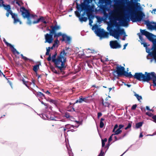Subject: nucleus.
Returning a JSON list of instances; mask_svg holds the SVG:
<instances>
[{
	"mask_svg": "<svg viewBox=\"0 0 156 156\" xmlns=\"http://www.w3.org/2000/svg\"><path fill=\"white\" fill-rule=\"evenodd\" d=\"M51 29H49L50 34H47L45 35V43L47 42L49 44L52 43L53 41V36L55 38H58L61 36L62 41H68V36L65 34H62L61 32L57 33V31L60 30L61 27L59 25L57 24L50 26Z\"/></svg>",
	"mask_w": 156,
	"mask_h": 156,
	"instance_id": "1",
	"label": "nucleus"
},
{
	"mask_svg": "<svg viewBox=\"0 0 156 156\" xmlns=\"http://www.w3.org/2000/svg\"><path fill=\"white\" fill-rule=\"evenodd\" d=\"M150 74L151 73L147 72H145L144 74H143L142 73H136L133 76L130 72L128 73L124 70L122 76L129 78L133 77L139 81L148 83L151 79Z\"/></svg>",
	"mask_w": 156,
	"mask_h": 156,
	"instance_id": "2",
	"label": "nucleus"
},
{
	"mask_svg": "<svg viewBox=\"0 0 156 156\" xmlns=\"http://www.w3.org/2000/svg\"><path fill=\"white\" fill-rule=\"evenodd\" d=\"M66 53L63 50L61 52L60 55L58 56L57 60L54 62L56 67L61 71L66 68L65 65V63L66 61Z\"/></svg>",
	"mask_w": 156,
	"mask_h": 156,
	"instance_id": "3",
	"label": "nucleus"
},
{
	"mask_svg": "<svg viewBox=\"0 0 156 156\" xmlns=\"http://www.w3.org/2000/svg\"><path fill=\"white\" fill-rule=\"evenodd\" d=\"M144 14L141 11H138L137 13L135 12H132L130 19L131 21L133 22H140L141 21L144 16Z\"/></svg>",
	"mask_w": 156,
	"mask_h": 156,
	"instance_id": "4",
	"label": "nucleus"
},
{
	"mask_svg": "<svg viewBox=\"0 0 156 156\" xmlns=\"http://www.w3.org/2000/svg\"><path fill=\"white\" fill-rule=\"evenodd\" d=\"M110 35L114 37L118 40L120 35L125 34V33L123 29L118 28L117 29H111L109 30Z\"/></svg>",
	"mask_w": 156,
	"mask_h": 156,
	"instance_id": "5",
	"label": "nucleus"
},
{
	"mask_svg": "<svg viewBox=\"0 0 156 156\" xmlns=\"http://www.w3.org/2000/svg\"><path fill=\"white\" fill-rule=\"evenodd\" d=\"M92 1V0H84L83 2L80 5L76 2V9L78 10H80V8L82 10H87V8L90 6V5L88 4Z\"/></svg>",
	"mask_w": 156,
	"mask_h": 156,
	"instance_id": "6",
	"label": "nucleus"
},
{
	"mask_svg": "<svg viewBox=\"0 0 156 156\" xmlns=\"http://www.w3.org/2000/svg\"><path fill=\"white\" fill-rule=\"evenodd\" d=\"M97 35L101 38H108L109 33L105 31L103 29L98 28L96 31Z\"/></svg>",
	"mask_w": 156,
	"mask_h": 156,
	"instance_id": "7",
	"label": "nucleus"
},
{
	"mask_svg": "<svg viewBox=\"0 0 156 156\" xmlns=\"http://www.w3.org/2000/svg\"><path fill=\"white\" fill-rule=\"evenodd\" d=\"M116 66V70H114L113 71L112 73L114 76H115L114 74L116 73L117 74L118 76H122V74L125 70V68L124 67L119 65L118 64H117Z\"/></svg>",
	"mask_w": 156,
	"mask_h": 156,
	"instance_id": "8",
	"label": "nucleus"
},
{
	"mask_svg": "<svg viewBox=\"0 0 156 156\" xmlns=\"http://www.w3.org/2000/svg\"><path fill=\"white\" fill-rule=\"evenodd\" d=\"M154 35L151 33H150L147 37L148 40L153 43L152 46L151 48V50L154 51L156 49V38L153 37Z\"/></svg>",
	"mask_w": 156,
	"mask_h": 156,
	"instance_id": "9",
	"label": "nucleus"
},
{
	"mask_svg": "<svg viewBox=\"0 0 156 156\" xmlns=\"http://www.w3.org/2000/svg\"><path fill=\"white\" fill-rule=\"evenodd\" d=\"M154 35L151 33H150L147 37L148 40L153 43L152 46L151 48V50L154 51L156 49V38L153 37Z\"/></svg>",
	"mask_w": 156,
	"mask_h": 156,
	"instance_id": "10",
	"label": "nucleus"
},
{
	"mask_svg": "<svg viewBox=\"0 0 156 156\" xmlns=\"http://www.w3.org/2000/svg\"><path fill=\"white\" fill-rule=\"evenodd\" d=\"M154 35L151 33H150L147 37L148 40L153 43L152 46L151 48V50L154 51L156 49V38L153 37Z\"/></svg>",
	"mask_w": 156,
	"mask_h": 156,
	"instance_id": "11",
	"label": "nucleus"
},
{
	"mask_svg": "<svg viewBox=\"0 0 156 156\" xmlns=\"http://www.w3.org/2000/svg\"><path fill=\"white\" fill-rule=\"evenodd\" d=\"M117 20L119 21L122 26H124L127 25L129 17L126 16H121Z\"/></svg>",
	"mask_w": 156,
	"mask_h": 156,
	"instance_id": "12",
	"label": "nucleus"
},
{
	"mask_svg": "<svg viewBox=\"0 0 156 156\" xmlns=\"http://www.w3.org/2000/svg\"><path fill=\"white\" fill-rule=\"evenodd\" d=\"M20 10L22 12V15L24 18H28L30 17L34 18V15H32L30 16L29 12L24 7H21Z\"/></svg>",
	"mask_w": 156,
	"mask_h": 156,
	"instance_id": "13",
	"label": "nucleus"
},
{
	"mask_svg": "<svg viewBox=\"0 0 156 156\" xmlns=\"http://www.w3.org/2000/svg\"><path fill=\"white\" fill-rule=\"evenodd\" d=\"M110 45L112 48L113 49L119 48H121V45L117 41H112L110 42Z\"/></svg>",
	"mask_w": 156,
	"mask_h": 156,
	"instance_id": "14",
	"label": "nucleus"
},
{
	"mask_svg": "<svg viewBox=\"0 0 156 156\" xmlns=\"http://www.w3.org/2000/svg\"><path fill=\"white\" fill-rule=\"evenodd\" d=\"M68 125H66L65 126L66 128H64V135L65 138V142L66 143V144L67 149L68 151V147L67 145V142H68V134L67 132L68 131Z\"/></svg>",
	"mask_w": 156,
	"mask_h": 156,
	"instance_id": "15",
	"label": "nucleus"
},
{
	"mask_svg": "<svg viewBox=\"0 0 156 156\" xmlns=\"http://www.w3.org/2000/svg\"><path fill=\"white\" fill-rule=\"evenodd\" d=\"M111 2V0H99L98 3L100 4L99 7L101 8L104 6L103 5L104 3L106 5H108Z\"/></svg>",
	"mask_w": 156,
	"mask_h": 156,
	"instance_id": "16",
	"label": "nucleus"
},
{
	"mask_svg": "<svg viewBox=\"0 0 156 156\" xmlns=\"http://www.w3.org/2000/svg\"><path fill=\"white\" fill-rule=\"evenodd\" d=\"M151 79L150 81L152 80L153 83V86L156 87V74L154 72H151Z\"/></svg>",
	"mask_w": 156,
	"mask_h": 156,
	"instance_id": "17",
	"label": "nucleus"
},
{
	"mask_svg": "<svg viewBox=\"0 0 156 156\" xmlns=\"http://www.w3.org/2000/svg\"><path fill=\"white\" fill-rule=\"evenodd\" d=\"M3 40L4 42L7 46H9L11 48H12V51L13 53H16L17 55H19L20 54V53L15 48H14L13 46L12 45L10 44L7 42L5 39L4 38H3Z\"/></svg>",
	"mask_w": 156,
	"mask_h": 156,
	"instance_id": "18",
	"label": "nucleus"
},
{
	"mask_svg": "<svg viewBox=\"0 0 156 156\" xmlns=\"http://www.w3.org/2000/svg\"><path fill=\"white\" fill-rule=\"evenodd\" d=\"M141 44H143L144 46L146 48V52L148 54V55L151 57V54L153 52V50H151V48H149L147 47V45L146 43H141Z\"/></svg>",
	"mask_w": 156,
	"mask_h": 156,
	"instance_id": "19",
	"label": "nucleus"
},
{
	"mask_svg": "<svg viewBox=\"0 0 156 156\" xmlns=\"http://www.w3.org/2000/svg\"><path fill=\"white\" fill-rule=\"evenodd\" d=\"M40 21L44 23L45 24H46L47 23L44 18L42 16L40 17V18L37 19L36 20L34 21L32 23L34 24H36L38 23Z\"/></svg>",
	"mask_w": 156,
	"mask_h": 156,
	"instance_id": "20",
	"label": "nucleus"
},
{
	"mask_svg": "<svg viewBox=\"0 0 156 156\" xmlns=\"http://www.w3.org/2000/svg\"><path fill=\"white\" fill-rule=\"evenodd\" d=\"M87 98H86V97L83 98L82 96H80L79 97V99L78 100H76V101L74 103V104L78 103H81L83 102H87Z\"/></svg>",
	"mask_w": 156,
	"mask_h": 156,
	"instance_id": "21",
	"label": "nucleus"
},
{
	"mask_svg": "<svg viewBox=\"0 0 156 156\" xmlns=\"http://www.w3.org/2000/svg\"><path fill=\"white\" fill-rule=\"evenodd\" d=\"M101 104L103 106L106 107H107L109 108V105H110V103L108 101H106L104 100L103 98H102L101 100Z\"/></svg>",
	"mask_w": 156,
	"mask_h": 156,
	"instance_id": "22",
	"label": "nucleus"
},
{
	"mask_svg": "<svg viewBox=\"0 0 156 156\" xmlns=\"http://www.w3.org/2000/svg\"><path fill=\"white\" fill-rule=\"evenodd\" d=\"M75 66V65L74 63H72V64L71 65V66H72V69H73V68H74V71H75V72L74 73H76L79 72L81 69V68L79 66H77L76 67L75 66L73 68V66Z\"/></svg>",
	"mask_w": 156,
	"mask_h": 156,
	"instance_id": "23",
	"label": "nucleus"
},
{
	"mask_svg": "<svg viewBox=\"0 0 156 156\" xmlns=\"http://www.w3.org/2000/svg\"><path fill=\"white\" fill-rule=\"evenodd\" d=\"M12 18L14 19V24H16L18 22L20 23V24H22L21 22L17 18V15H16L15 14L13 16V18Z\"/></svg>",
	"mask_w": 156,
	"mask_h": 156,
	"instance_id": "24",
	"label": "nucleus"
},
{
	"mask_svg": "<svg viewBox=\"0 0 156 156\" xmlns=\"http://www.w3.org/2000/svg\"><path fill=\"white\" fill-rule=\"evenodd\" d=\"M48 101L50 102L51 103L54 104L56 106H57V105L58 104V101L55 100H53L50 98H49L48 99Z\"/></svg>",
	"mask_w": 156,
	"mask_h": 156,
	"instance_id": "25",
	"label": "nucleus"
},
{
	"mask_svg": "<svg viewBox=\"0 0 156 156\" xmlns=\"http://www.w3.org/2000/svg\"><path fill=\"white\" fill-rule=\"evenodd\" d=\"M140 31L142 35H145L146 37L149 34H150V33L146 31L145 30H142L140 29Z\"/></svg>",
	"mask_w": 156,
	"mask_h": 156,
	"instance_id": "26",
	"label": "nucleus"
},
{
	"mask_svg": "<svg viewBox=\"0 0 156 156\" xmlns=\"http://www.w3.org/2000/svg\"><path fill=\"white\" fill-rule=\"evenodd\" d=\"M35 94L36 96L38 97L42 98V97H44L45 98L44 95L40 92H37Z\"/></svg>",
	"mask_w": 156,
	"mask_h": 156,
	"instance_id": "27",
	"label": "nucleus"
},
{
	"mask_svg": "<svg viewBox=\"0 0 156 156\" xmlns=\"http://www.w3.org/2000/svg\"><path fill=\"white\" fill-rule=\"evenodd\" d=\"M151 57L153 58L156 62V49L153 51V52L151 54Z\"/></svg>",
	"mask_w": 156,
	"mask_h": 156,
	"instance_id": "28",
	"label": "nucleus"
},
{
	"mask_svg": "<svg viewBox=\"0 0 156 156\" xmlns=\"http://www.w3.org/2000/svg\"><path fill=\"white\" fill-rule=\"evenodd\" d=\"M3 6L5 8V9L7 11H10L11 12L12 11L11 10V7L9 5H3Z\"/></svg>",
	"mask_w": 156,
	"mask_h": 156,
	"instance_id": "29",
	"label": "nucleus"
},
{
	"mask_svg": "<svg viewBox=\"0 0 156 156\" xmlns=\"http://www.w3.org/2000/svg\"><path fill=\"white\" fill-rule=\"evenodd\" d=\"M120 1L119 3L121 4H124L125 3L130 4V3L129 0H120Z\"/></svg>",
	"mask_w": 156,
	"mask_h": 156,
	"instance_id": "30",
	"label": "nucleus"
},
{
	"mask_svg": "<svg viewBox=\"0 0 156 156\" xmlns=\"http://www.w3.org/2000/svg\"><path fill=\"white\" fill-rule=\"evenodd\" d=\"M122 132V130L118 128L116 131H115V132H114L115 133L114 134V135H118L120 134Z\"/></svg>",
	"mask_w": 156,
	"mask_h": 156,
	"instance_id": "31",
	"label": "nucleus"
},
{
	"mask_svg": "<svg viewBox=\"0 0 156 156\" xmlns=\"http://www.w3.org/2000/svg\"><path fill=\"white\" fill-rule=\"evenodd\" d=\"M79 19L80 21L81 22H86L87 20V17H80Z\"/></svg>",
	"mask_w": 156,
	"mask_h": 156,
	"instance_id": "32",
	"label": "nucleus"
},
{
	"mask_svg": "<svg viewBox=\"0 0 156 156\" xmlns=\"http://www.w3.org/2000/svg\"><path fill=\"white\" fill-rule=\"evenodd\" d=\"M7 12L6 13V15L7 17H8L9 16V14H10L12 16V18H13V16H14V15L15 14L13 13L12 12V11H11V12L10 11Z\"/></svg>",
	"mask_w": 156,
	"mask_h": 156,
	"instance_id": "33",
	"label": "nucleus"
},
{
	"mask_svg": "<svg viewBox=\"0 0 156 156\" xmlns=\"http://www.w3.org/2000/svg\"><path fill=\"white\" fill-rule=\"evenodd\" d=\"M143 124V122H138L136 124V127L137 128H139L142 126Z\"/></svg>",
	"mask_w": 156,
	"mask_h": 156,
	"instance_id": "34",
	"label": "nucleus"
},
{
	"mask_svg": "<svg viewBox=\"0 0 156 156\" xmlns=\"http://www.w3.org/2000/svg\"><path fill=\"white\" fill-rule=\"evenodd\" d=\"M39 65H36L34 66L33 69L34 72H36L37 71V70L39 69Z\"/></svg>",
	"mask_w": 156,
	"mask_h": 156,
	"instance_id": "35",
	"label": "nucleus"
},
{
	"mask_svg": "<svg viewBox=\"0 0 156 156\" xmlns=\"http://www.w3.org/2000/svg\"><path fill=\"white\" fill-rule=\"evenodd\" d=\"M57 55V53L55 52V54L53 55L51 57L52 60L53 62L57 60V58H56Z\"/></svg>",
	"mask_w": 156,
	"mask_h": 156,
	"instance_id": "36",
	"label": "nucleus"
},
{
	"mask_svg": "<svg viewBox=\"0 0 156 156\" xmlns=\"http://www.w3.org/2000/svg\"><path fill=\"white\" fill-rule=\"evenodd\" d=\"M134 95L136 98L139 101L140 100L142 99L141 96H139L138 94H136L135 93Z\"/></svg>",
	"mask_w": 156,
	"mask_h": 156,
	"instance_id": "37",
	"label": "nucleus"
},
{
	"mask_svg": "<svg viewBox=\"0 0 156 156\" xmlns=\"http://www.w3.org/2000/svg\"><path fill=\"white\" fill-rule=\"evenodd\" d=\"M127 133H123V134L121 135L120 136H118L117 137V138L118 139H119V140L123 138L125 136H126V135Z\"/></svg>",
	"mask_w": 156,
	"mask_h": 156,
	"instance_id": "38",
	"label": "nucleus"
},
{
	"mask_svg": "<svg viewBox=\"0 0 156 156\" xmlns=\"http://www.w3.org/2000/svg\"><path fill=\"white\" fill-rule=\"evenodd\" d=\"M75 53L74 50L69 48V55H73Z\"/></svg>",
	"mask_w": 156,
	"mask_h": 156,
	"instance_id": "39",
	"label": "nucleus"
},
{
	"mask_svg": "<svg viewBox=\"0 0 156 156\" xmlns=\"http://www.w3.org/2000/svg\"><path fill=\"white\" fill-rule=\"evenodd\" d=\"M148 28L151 30H154V29L155 25H153L151 23L149 24V25L147 26Z\"/></svg>",
	"mask_w": 156,
	"mask_h": 156,
	"instance_id": "40",
	"label": "nucleus"
},
{
	"mask_svg": "<svg viewBox=\"0 0 156 156\" xmlns=\"http://www.w3.org/2000/svg\"><path fill=\"white\" fill-rule=\"evenodd\" d=\"M47 118V119L49 120H56L55 119V118L54 117H52L51 116H49V115H47L46 116Z\"/></svg>",
	"mask_w": 156,
	"mask_h": 156,
	"instance_id": "41",
	"label": "nucleus"
},
{
	"mask_svg": "<svg viewBox=\"0 0 156 156\" xmlns=\"http://www.w3.org/2000/svg\"><path fill=\"white\" fill-rule=\"evenodd\" d=\"M75 14L76 15V16L79 18H80V12L77 11H76L75 12Z\"/></svg>",
	"mask_w": 156,
	"mask_h": 156,
	"instance_id": "42",
	"label": "nucleus"
},
{
	"mask_svg": "<svg viewBox=\"0 0 156 156\" xmlns=\"http://www.w3.org/2000/svg\"><path fill=\"white\" fill-rule=\"evenodd\" d=\"M78 55L80 57H81L83 55L84 53L81 51H80L78 53Z\"/></svg>",
	"mask_w": 156,
	"mask_h": 156,
	"instance_id": "43",
	"label": "nucleus"
},
{
	"mask_svg": "<svg viewBox=\"0 0 156 156\" xmlns=\"http://www.w3.org/2000/svg\"><path fill=\"white\" fill-rule=\"evenodd\" d=\"M74 111V108L73 107L69 106V112H73Z\"/></svg>",
	"mask_w": 156,
	"mask_h": 156,
	"instance_id": "44",
	"label": "nucleus"
},
{
	"mask_svg": "<svg viewBox=\"0 0 156 156\" xmlns=\"http://www.w3.org/2000/svg\"><path fill=\"white\" fill-rule=\"evenodd\" d=\"M21 56L22 57V58L25 61H27L28 60V58L24 56L22 54H21Z\"/></svg>",
	"mask_w": 156,
	"mask_h": 156,
	"instance_id": "45",
	"label": "nucleus"
},
{
	"mask_svg": "<svg viewBox=\"0 0 156 156\" xmlns=\"http://www.w3.org/2000/svg\"><path fill=\"white\" fill-rule=\"evenodd\" d=\"M104 154V152L103 151V150L102 149L101 150V152L99 155L98 156H103Z\"/></svg>",
	"mask_w": 156,
	"mask_h": 156,
	"instance_id": "46",
	"label": "nucleus"
},
{
	"mask_svg": "<svg viewBox=\"0 0 156 156\" xmlns=\"http://www.w3.org/2000/svg\"><path fill=\"white\" fill-rule=\"evenodd\" d=\"M131 126H132L131 124V123H129L128 124V125L127 126V127L125 128V130H127L128 129L130 128V127H131Z\"/></svg>",
	"mask_w": 156,
	"mask_h": 156,
	"instance_id": "47",
	"label": "nucleus"
},
{
	"mask_svg": "<svg viewBox=\"0 0 156 156\" xmlns=\"http://www.w3.org/2000/svg\"><path fill=\"white\" fill-rule=\"evenodd\" d=\"M27 20H28V21L27 23L28 25H30L32 24V22H31V20H30V18H27Z\"/></svg>",
	"mask_w": 156,
	"mask_h": 156,
	"instance_id": "48",
	"label": "nucleus"
},
{
	"mask_svg": "<svg viewBox=\"0 0 156 156\" xmlns=\"http://www.w3.org/2000/svg\"><path fill=\"white\" fill-rule=\"evenodd\" d=\"M137 107V105L136 104H135L133 105L132 107L131 108V109L132 110H135L136 109V108Z\"/></svg>",
	"mask_w": 156,
	"mask_h": 156,
	"instance_id": "49",
	"label": "nucleus"
},
{
	"mask_svg": "<svg viewBox=\"0 0 156 156\" xmlns=\"http://www.w3.org/2000/svg\"><path fill=\"white\" fill-rule=\"evenodd\" d=\"M144 22L145 24L146 25L147 27L149 25V24H150L151 23L148 20H144Z\"/></svg>",
	"mask_w": 156,
	"mask_h": 156,
	"instance_id": "50",
	"label": "nucleus"
},
{
	"mask_svg": "<svg viewBox=\"0 0 156 156\" xmlns=\"http://www.w3.org/2000/svg\"><path fill=\"white\" fill-rule=\"evenodd\" d=\"M114 135V134H112L110 136V137H109V139H108V142H110V141L112 140V136H113Z\"/></svg>",
	"mask_w": 156,
	"mask_h": 156,
	"instance_id": "51",
	"label": "nucleus"
},
{
	"mask_svg": "<svg viewBox=\"0 0 156 156\" xmlns=\"http://www.w3.org/2000/svg\"><path fill=\"white\" fill-rule=\"evenodd\" d=\"M104 126V123L103 122H100V127L101 128H102Z\"/></svg>",
	"mask_w": 156,
	"mask_h": 156,
	"instance_id": "52",
	"label": "nucleus"
},
{
	"mask_svg": "<svg viewBox=\"0 0 156 156\" xmlns=\"http://www.w3.org/2000/svg\"><path fill=\"white\" fill-rule=\"evenodd\" d=\"M118 127V125L117 124H115L114 126V128L112 130V132H115V129H117Z\"/></svg>",
	"mask_w": 156,
	"mask_h": 156,
	"instance_id": "53",
	"label": "nucleus"
},
{
	"mask_svg": "<svg viewBox=\"0 0 156 156\" xmlns=\"http://www.w3.org/2000/svg\"><path fill=\"white\" fill-rule=\"evenodd\" d=\"M152 118L153 119V121L156 123V115H154L152 117Z\"/></svg>",
	"mask_w": 156,
	"mask_h": 156,
	"instance_id": "54",
	"label": "nucleus"
},
{
	"mask_svg": "<svg viewBox=\"0 0 156 156\" xmlns=\"http://www.w3.org/2000/svg\"><path fill=\"white\" fill-rule=\"evenodd\" d=\"M52 71L54 72V73H56V74H58V72L54 68H53L52 69Z\"/></svg>",
	"mask_w": 156,
	"mask_h": 156,
	"instance_id": "55",
	"label": "nucleus"
},
{
	"mask_svg": "<svg viewBox=\"0 0 156 156\" xmlns=\"http://www.w3.org/2000/svg\"><path fill=\"white\" fill-rule=\"evenodd\" d=\"M4 4V1L3 0H0V6H3Z\"/></svg>",
	"mask_w": 156,
	"mask_h": 156,
	"instance_id": "56",
	"label": "nucleus"
},
{
	"mask_svg": "<svg viewBox=\"0 0 156 156\" xmlns=\"http://www.w3.org/2000/svg\"><path fill=\"white\" fill-rule=\"evenodd\" d=\"M52 59V57H51V54H50L49 57L47 58V60L48 61H50Z\"/></svg>",
	"mask_w": 156,
	"mask_h": 156,
	"instance_id": "57",
	"label": "nucleus"
},
{
	"mask_svg": "<svg viewBox=\"0 0 156 156\" xmlns=\"http://www.w3.org/2000/svg\"><path fill=\"white\" fill-rule=\"evenodd\" d=\"M124 125L122 124H120L119 126V129L121 130V129L124 127Z\"/></svg>",
	"mask_w": 156,
	"mask_h": 156,
	"instance_id": "58",
	"label": "nucleus"
},
{
	"mask_svg": "<svg viewBox=\"0 0 156 156\" xmlns=\"http://www.w3.org/2000/svg\"><path fill=\"white\" fill-rule=\"evenodd\" d=\"M89 24L90 25H91V24L93 22V20L91 19L90 18H89Z\"/></svg>",
	"mask_w": 156,
	"mask_h": 156,
	"instance_id": "59",
	"label": "nucleus"
},
{
	"mask_svg": "<svg viewBox=\"0 0 156 156\" xmlns=\"http://www.w3.org/2000/svg\"><path fill=\"white\" fill-rule=\"evenodd\" d=\"M42 90L43 91V92L47 94H49L50 93L48 90H47L46 91H44L43 89H42Z\"/></svg>",
	"mask_w": 156,
	"mask_h": 156,
	"instance_id": "60",
	"label": "nucleus"
},
{
	"mask_svg": "<svg viewBox=\"0 0 156 156\" xmlns=\"http://www.w3.org/2000/svg\"><path fill=\"white\" fill-rule=\"evenodd\" d=\"M115 27H119L120 26V25L119 24L117 23L116 22L115 23Z\"/></svg>",
	"mask_w": 156,
	"mask_h": 156,
	"instance_id": "61",
	"label": "nucleus"
},
{
	"mask_svg": "<svg viewBox=\"0 0 156 156\" xmlns=\"http://www.w3.org/2000/svg\"><path fill=\"white\" fill-rule=\"evenodd\" d=\"M64 117H66V118H68V115L67 113H66L65 114L63 115Z\"/></svg>",
	"mask_w": 156,
	"mask_h": 156,
	"instance_id": "62",
	"label": "nucleus"
},
{
	"mask_svg": "<svg viewBox=\"0 0 156 156\" xmlns=\"http://www.w3.org/2000/svg\"><path fill=\"white\" fill-rule=\"evenodd\" d=\"M110 142H108V144H107L106 146L105 147L106 148H108L109 146H110Z\"/></svg>",
	"mask_w": 156,
	"mask_h": 156,
	"instance_id": "63",
	"label": "nucleus"
},
{
	"mask_svg": "<svg viewBox=\"0 0 156 156\" xmlns=\"http://www.w3.org/2000/svg\"><path fill=\"white\" fill-rule=\"evenodd\" d=\"M102 115V114L101 112H98V118L100 117Z\"/></svg>",
	"mask_w": 156,
	"mask_h": 156,
	"instance_id": "64",
	"label": "nucleus"
}]
</instances>
